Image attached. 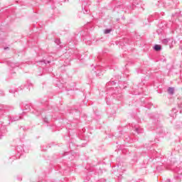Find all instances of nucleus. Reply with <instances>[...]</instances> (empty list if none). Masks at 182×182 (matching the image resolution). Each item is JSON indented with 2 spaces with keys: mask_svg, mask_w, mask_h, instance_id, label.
I'll return each mask as SVG.
<instances>
[{
  "mask_svg": "<svg viewBox=\"0 0 182 182\" xmlns=\"http://www.w3.org/2000/svg\"><path fill=\"white\" fill-rule=\"evenodd\" d=\"M168 92L170 94V95H173L174 93V88L173 87H169L168 89Z\"/></svg>",
  "mask_w": 182,
  "mask_h": 182,
  "instance_id": "1",
  "label": "nucleus"
},
{
  "mask_svg": "<svg viewBox=\"0 0 182 182\" xmlns=\"http://www.w3.org/2000/svg\"><path fill=\"white\" fill-rule=\"evenodd\" d=\"M154 49L155 50H161V46H160V45H156Z\"/></svg>",
  "mask_w": 182,
  "mask_h": 182,
  "instance_id": "2",
  "label": "nucleus"
},
{
  "mask_svg": "<svg viewBox=\"0 0 182 182\" xmlns=\"http://www.w3.org/2000/svg\"><path fill=\"white\" fill-rule=\"evenodd\" d=\"M110 32H112V29H105L104 31L105 33H110Z\"/></svg>",
  "mask_w": 182,
  "mask_h": 182,
  "instance_id": "3",
  "label": "nucleus"
}]
</instances>
